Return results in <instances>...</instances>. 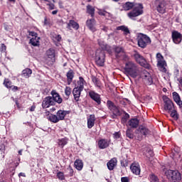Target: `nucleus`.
<instances>
[{"label":"nucleus","instance_id":"obj_1","mask_svg":"<svg viewBox=\"0 0 182 182\" xmlns=\"http://www.w3.org/2000/svg\"><path fill=\"white\" fill-rule=\"evenodd\" d=\"M128 102V99H123L119 100V105H116L113 101L108 100L107 101V107L112 114H129L126 112V110H124Z\"/></svg>","mask_w":182,"mask_h":182},{"label":"nucleus","instance_id":"obj_2","mask_svg":"<svg viewBox=\"0 0 182 182\" xmlns=\"http://www.w3.org/2000/svg\"><path fill=\"white\" fill-rule=\"evenodd\" d=\"M124 73L127 76L136 79L139 76V67H137V64L133 61L127 62L124 68Z\"/></svg>","mask_w":182,"mask_h":182},{"label":"nucleus","instance_id":"obj_3","mask_svg":"<svg viewBox=\"0 0 182 182\" xmlns=\"http://www.w3.org/2000/svg\"><path fill=\"white\" fill-rule=\"evenodd\" d=\"M55 62H56V50L51 48L46 51L44 63L48 66H53Z\"/></svg>","mask_w":182,"mask_h":182},{"label":"nucleus","instance_id":"obj_4","mask_svg":"<svg viewBox=\"0 0 182 182\" xmlns=\"http://www.w3.org/2000/svg\"><path fill=\"white\" fill-rule=\"evenodd\" d=\"M162 100L164 103V108L165 110H167L168 113L171 114H177V108L174 107L173 101L167 95H164Z\"/></svg>","mask_w":182,"mask_h":182},{"label":"nucleus","instance_id":"obj_5","mask_svg":"<svg viewBox=\"0 0 182 182\" xmlns=\"http://www.w3.org/2000/svg\"><path fill=\"white\" fill-rule=\"evenodd\" d=\"M150 133V129L144 124L139 125L134 131L135 137L139 141L143 139V136H149Z\"/></svg>","mask_w":182,"mask_h":182},{"label":"nucleus","instance_id":"obj_6","mask_svg":"<svg viewBox=\"0 0 182 182\" xmlns=\"http://www.w3.org/2000/svg\"><path fill=\"white\" fill-rule=\"evenodd\" d=\"M137 43L139 48L144 49V48L147 47V45L151 43V40L147 35L139 33L137 36Z\"/></svg>","mask_w":182,"mask_h":182},{"label":"nucleus","instance_id":"obj_7","mask_svg":"<svg viewBox=\"0 0 182 182\" xmlns=\"http://www.w3.org/2000/svg\"><path fill=\"white\" fill-rule=\"evenodd\" d=\"M143 8L142 4L136 3L132 11L128 13L129 18H130V19H133V18H137V16L143 15Z\"/></svg>","mask_w":182,"mask_h":182},{"label":"nucleus","instance_id":"obj_8","mask_svg":"<svg viewBox=\"0 0 182 182\" xmlns=\"http://www.w3.org/2000/svg\"><path fill=\"white\" fill-rule=\"evenodd\" d=\"M156 60H157V67L159 68V70L160 72H162V73H167V68H166V66H167V63L166 62V60H164V57L161 53H158L156 54Z\"/></svg>","mask_w":182,"mask_h":182},{"label":"nucleus","instance_id":"obj_9","mask_svg":"<svg viewBox=\"0 0 182 182\" xmlns=\"http://www.w3.org/2000/svg\"><path fill=\"white\" fill-rule=\"evenodd\" d=\"M134 58L136 63H139L140 66L145 69H150V64L147 63V60L143 55H140L139 52L134 51Z\"/></svg>","mask_w":182,"mask_h":182},{"label":"nucleus","instance_id":"obj_10","mask_svg":"<svg viewBox=\"0 0 182 182\" xmlns=\"http://www.w3.org/2000/svg\"><path fill=\"white\" fill-rule=\"evenodd\" d=\"M165 174L173 182H178L181 180V174L178 171L168 170L165 172Z\"/></svg>","mask_w":182,"mask_h":182},{"label":"nucleus","instance_id":"obj_11","mask_svg":"<svg viewBox=\"0 0 182 182\" xmlns=\"http://www.w3.org/2000/svg\"><path fill=\"white\" fill-rule=\"evenodd\" d=\"M154 5L156 9L159 14H161L162 15L166 14L167 11V4H166V1L164 0H155Z\"/></svg>","mask_w":182,"mask_h":182},{"label":"nucleus","instance_id":"obj_12","mask_svg":"<svg viewBox=\"0 0 182 182\" xmlns=\"http://www.w3.org/2000/svg\"><path fill=\"white\" fill-rule=\"evenodd\" d=\"M106 58V53L103 50H97L95 55V62L97 66H105V59Z\"/></svg>","mask_w":182,"mask_h":182},{"label":"nucleus","instance_id":"obj_13","mask_svg":"<svg viewBox=\"0 0 182 182\" xmlns=\"http://www.w3.org/2000/svg\"><path fill=\"white\" fill-rule=\"evenodd\" d=\"M141 77L143 79L145 85L148 86L153 85V77H151V74L147 72V70H144L141 72Z\"/></svg>","mask_w":182,"mask_h":182},{"label":"nucleus","instance_id":"obj_14","mask_svg":"<svg viewBox=\"0 0 182 182\" xmlns=\"http://www.w3.org/2000/svg\"><path fill=\"white\" fill-rule=\"evenodd\" d=\"M171 38L176 45H180L182 42V34L178 31H173L171 33Z\"/></svg>","mask_w":182,"mask_h":182},{"label":"nucleus","instance_id":"obj_15","mask_svg":"<svg viewBox=\"0 0 182 182\" xmlns=\"http://www.w3.org/2000/svg\"><path fill=\"white\" fill-rule=\"evenodd\" d=\"M56 105L55 101L51 96H48L44 98L42 102V107L43 109H48V107H50V106H55Z\"/></svg>","mask_w":182,"mask_h":182},{"label":"nucleus","instance_id":"obj_16","mask_svg":"<svg viewBox=\"0 0 182 182\" xmlns=\"http://www.w3.org/2000/svg\"><path fill=\"white\" fill-rule=\"evenodd\" d=\"M88 96L92 99V100L96 102L97 105H102V97H100V94H98L93 90H90L88 92Z\"/></svg>","mask_w":182,"mask_h":182},{"label":"nucleus","instance_id":"obj_17","mask_svg":"<svg viewBox=\"0 0 182 182\" xmlns=\"http://www.w3.org/2000/svg\"><path fill=\"white\" fill-rule=\"evenodd\" d=\"M50 95L54 103H58V105H60L63 102V99L62 98V97H60V95L58 93L56 90H53L50 92Z\"/></svg>","mask_w":182,"mask_h":182},{"label":"nucleus","instance_id":"obj_18","mask_svg":"<svg viewBox=\"0 0 182 182\" xmlns=\"http://www.w3.org/2000/svg\"><path fill=\"white\" fill-rule=\"evenodd\" d=\"M86 26L91 32L95 33L97 31L96 28V20L92 18L86 21Z\"/></svg>","mask_w":182,"mask_h":182},{"label":"nucleus","instance_id":"obj_19","mask_svg":"<svg viewBox=\"0 0 182 182\" xmlns=\"http://www.w3.org/2000/svg\"><path fill=\"white\" fill-rule=\"evenodd\" d=\"M47 119L53 123H58L60 120L65 119V114H50L47 117Z\"/></svg>","mask_w":182,"mask_h":182},{"label":"nucleus","instance_id":"obj_20","mask_svg":"<svg viewBox=\"0 0 182 182\" xmlns=\"http://www.w3.org/2000/svg\"><path fill=\"white\" fill-rule=\"evenodd\" d=\"M140 124V119L137 118H132L128 121V126L131 127L130 129H137L139 124Z\"/></svg>","mask_w":182,"mask_h":182},{"label":"nucleus","instance_id":"obj_21","mask_svg":"<svg viewBox=\"0 0 182 182\" xmlns=\"http://www.w3.org/2000/svg\"><path fill=\"white\" fill-rule=\"evenodd\" d=\"M130 170L133 173V174H136V176H139L140 174V165L139 163H133L130 166Z\"/></svg>","mask_w":182,"mask_h":182},{"label":"nucleus","instance_id":"obj_22","mask_svg":"<svg viewBox=\"0 0 182 182\" xmlns=\"http://www.w3.org/2000/svg\"><path fill=\"white\" fill-rule=\"evenodd\" d=\"M172 97H173V102H176V105L179 106V108L182 109V101H181V97H180V95L178 94L177 92H173L172 93Z\"/></svg>","mask_w":182,"mask_h":182},{"label":"nucleus","instance_id":"obj_23","mask_svg":"<svg viewBox=\"0 0 182 182\" xmlns=\"http://www.w3.org/2000/svg\"><path fill=\"white\" fill-rule=\"evenodd\" d=\"M82 92H83V90L77 87H75L73 90V95L74 96V100H75V102H79V99H80V95Z\"/></svg>","mask_w":182,"mask_h":182},{"label":"nucleus","instance_id":"obj_24","mask_svg":"<svg viewBox=\"0 0 182 182\" xmlns=\"http://www.w3.org/2000/svg\"><path fill=\"white\" fill-rule=\"evenodd\" d=\"M73 29H75V31H77L80 26H79V23L75 20H70L68 23L67 24V29H69L70 31Z\"/></svg>","mask_w":182,"mask_h":182},{"label":"nucleus","instance_id":"obj_25","mask_svg":"<svg viewBox=\"0 0 182 182\" xmlns=\"http://www.w3.org/2000/svg\"><path fill=\"white\" fill-rule=\"evenodd\" d=\"M116 166H117V159L116 158H112L107 164V168L110 171H112V170H114Z\"/></svg>","mask_w":182,"mask_h":182},{"label":"nucleus","instance_id":"obj_26","mask_svg":"<svg viewBox=\"0 0 182 182\" xmlns=\"http://www.w3.org/2000/svg\"><path fill=\"white\" fill-rule=\"evenodd\" d=\"M114 52L117 59L120 58V55H122L124 58H126V53H124V50L123 49V48L115 47Z\"/></svg>","mask_w":182,"mask_h":182},{"label":"nucleus","instance_id":"obj_27","mask_svg":"<svg viewBox=\"0 0 182 182\" xmlns=\"http://www.w3.org/2000/svg\"><path fill=\"white\" fill-rule=\"evenodd\" d=\"M109 143L107 139H102L98 141V147L102 150L107 149V147H109Z\"/></svg>","mask_w":182,"mask_h":182},{"label":"nucleus","instance_id":"obj_28","mask_svg":"<svg viewBox=\"0 0 182 182\" xmlns=\"http://www.w3.org/2000/svg\"><path fill=\"white\" fill-rule=\"evenodd\" d=\"M66 77H67L68 85H70V83H72L73 80V77H75V73L72 70H70L67 73Z\"/></svg>","mask_w":182,"mask_h":182},{"label":"nucleus","instance_id":"obj_29","mask_svg":"<svg viewBox=\"0 0 182 182\" xmlns=\"http://www.w3.org/2000/svg\"><path fill=\"white\" fill-rule=\"evenodd\" d=\"M98 45L101 47L103 52L105 50H107V52H109L110 50V46H109L105 41H98Z\"/></svg>","mask_w":182,"mask_h":182},{"label":"nucleus","instance_id":"obj_30","mask_svg":"<svg viewBox=\"0 0 182 182\" xmlns=\"http://www.w3.org/2000/svg\"><path fill=\"white\" fill-rule=\"evenodd\" d=\"M95 114H90L87 119V127L88 129H92L95 126Z\"/></svg>","mask_w":182,"mask_h":182},{"label":"nucleus","instance_id":"obj_31","mask_svg":"<svg viewBox=\"0 0 182 182\" xmlns=\"http://www.w3.org/2000/svg\"><path fill=\"white\" fill-rule=\"evenodd\" d=\"M136 5L135 2H129L127 1L123 5V9L124 11H130V9H133L134 6Z\"/></svg>","mask_w":182,"mask_h":182},{"label":"nucleus","instance_id":"obj_32","mask_svg":"<svg viewBox=\"0 0 182 182\" xmlns=\"http://www.w3.org/2000/svg\"><path fill=\"white\" fill-rule=\"evenodd\" d=\"M31 75H32V70L30 68H26L22 71L21 75L23 77L28 79L31 77Z\"/></svg>","mask_w":182,"mask_h":182},{"label":"nucleus","instance_id":"obj_33","mask_svg":"<svg viewBox=\"0 0 182 182\" xmlns=\"http://www.w3.org/2000/svg\"><path fill=\"white\" fill-rule=\"evenodd\" d=\"M68 141H69V139L68 138H63L58 140V144L60 149H63L66 144H68Z\"/></svg>","mask_w":182,"mask_h":182},{"label":"nucleus","instance_id":"obj_34","mask_svg":"<svg viewBox=\"0 0 182 182\" xmlns=\"http://www.w3.org/2000/svg\"><path fill=\"white\" fill-rule=\"evenodd\" d=\"M41 39L40 37H36V38H31L30 39L29 43L32 45V46H40L41 43L39 42V40Z\"/></svg>","mask_w":182,"mask_h":182},{"label":"nucleus","instance_id":"obj_35","mask_svg":"<svg viewBox=\"0 0 182 182\" xmlns=\"http://www.w3.org/2000/svg\"><path fill=\"white\" fill-rule=\"evenodd\" d=\"M116 30L122 31V32H124V35H129V33H130V30H129V28L126 26H117Z\"/></svg>","mask_w":182,"mask_h":182},{"label":"nucleus","instance_id":"obj_36","mask_svg":"<svg viewBox=\"0 0 182 182\" xmlns=\"http://www.w3.org/2000/svg\"><path fill=\"white\" fill-rule=\"evenodd\" d=\"M95 7H93L92 5L88 4L87 6V14L90 15L92 18H95Z\"/></svg>","mask_w":182,"mask_h":182},{"label":"nucleus","instance_id":"obj_37","mask_svg":"<svg viewBox=\"0 0 182 182\" xmlns=\"http://www.w3.org/2000/svg\"><path fill=\"white\" fill-rule=\"evenodd\" d=\"M74 166L77 170L80 171L83 168V162L80 159H77L74 163Z\"/></svg>","mask_w":182,"mask_h":182},{"label":"nucleus","instance_id":"obj_38","mask_svg":"<svg viewBox=\"0 0 182 182\" xmlns=\"http://www.w3.org/2000/svg\"><path fill=\"white\" fill-rule=\"evenodd\" d=\"M77 83L78 85L77 87L82 89V90L85 89V83H86V81L82 78V77H79V80Z\"/></svg>","mask_w":182,"mask_h":182},{"label":"nucleus","instance_id":"obj_39","mask_svg":"<svg viewBox=\"0 0 182 182\" xmlns=\"http://www.w3.org/2000/svg\"><path fill=\"white\" fill-rule=\"evenodd\" d=\"M92 82L97 87H99L100 89L102 87V82H100V80H99V78L96 77L95 76L92 77Z\"/></svg>","mask_w":182,"mask_h":182},{"label":"nucleus","instance_id":"obj_40","mask_svg":"<svg viewBox=\"0 0 182 182\" xmlns=\"http://www.w3.org/2000/svg\"><path fill=\"white\" fill-rule=\"evenodd\" d=\"M126 136L128 137V139H133L134 137H136V135L133 133V129L132 128H128L126 132Z\"/></svg>","mask_w":182,"mask_h":182},{"label":"nucleus","instance_id":"obj_41","mask_svg":"<svg viewBox=\"0 0 182 182\" xmlns=\"http://www.w3.org/2000/svg\"><path fill=\"white\" fill-rule=\"evenodd\" d=\"M3 85L6 87L7 89L12 88V81L9 79H4Z\"/></svg>","mask_w":182,"mask_h":182},{"label":"nucleus","instance_id":"obj_42","mask_svg":"<svg viewBox=\"0 0 182 182\" xmlns=\"http://www.w3.org/2000/svg\"><path fill=\"white\" fill-rule=\"evenodd\" d=\"M145 154L146 156L148 157V159H150V157H153V156H154V152L153 151V150H151V149L148 148Z\"/></svg>","mask_w":182,"mask_h":182},{"label":"nucleus","instance_id":"obj_43","mask_svg":"<svg viewBox=\"0 0 182 182\" xmlns=\"http://www.w3.org/2000/svg\"><path fill=\"white\" fill-rule=\"evenodd\" d=\"M65 95L69 97L72 95V88L70 87H66L65 88Z\"/></svg>","mask_w":182,"mask_h":182},{"label":"nucleus","instance_id":"obj_44","mask_svg":"<svg viewBox=\"0 0 182 182\" xmlns=\"http://www.w3.org/2000/svg\"><path fill=\"white\" fill-rule=\"evenodd\" d=\"M53 39L56 42H60L62 41V36L60 34H54L53 35Z\"/></svg>","mask_w":182,"mask_h":182},{"label":"nucleus","instance_id":"obj_45","mask_svg":"<svg viewBox=\"0 0 182 182\" xmlns=\"http://www.w3.org/2000/svg\"><path fill=\"white\" fill-rule=\"evenodd\" d=\"M70 113H72V111H65V110H62L60 109L57 112L56 114H70Z\"/></svg>","mask_w":182,"mask_h":182},{"label":"nucleus","instance_id":"obj_46","mask_svg":"<svg viewBox=\"0 0 182 182\" xmlns=\"http://www.w3.org/2000/svg\"><path fill=\"white\" fill-rule=\"evenodd\" d=\"M149 180L151 182H160L159 181V178H157V176H156V175H154V174L150 176Z\"/></svg>","mask_w":182,"mask_h":182},{"label":"nucleus","instance_id":"obj_47","mask_svg":"<svg viewBox=\"0 0 182 182\" xmlns=\"http://www.w3.org/2000/svg\"><path fill=\"white\" fill-rule=\"evenodd\" d=\"M129 117H130V115H129V114L124 115V117L122 119V123L123 124H124L126 123V122H127V120L129 119Z\"/></svg>","mask_w":182,"mask_h":182},{"label":"nucleus","instance_id":"obj_48","mask_svg":"<svg viewBox=\"0 0 182 182\" xmlns=\"http://www.w3.org/2000/svg\"><path fill=\"white\" fill-rule=\"evenodd\" d=\"M57 177L59 178V180H65V175L63 174V172H58L57 173Z\"/></svg>","mask_w":182,"mask_h":182},{"label":"nucleus","instance_id":"obj_49","mask_svg":"<svg viewBox=\"0 0 182 182\" xmlns=\"http://www.w3.org/2000/svg\"><path fill=\"white\" fill-rule=\"evenodd\" d=\"M6 50V46L4 43L1 44L0 52H5Z\"/></svg>","mask_w":182,"mask_h":182},{"label":"nucleus","instance_id":"obj_50","mask_svg":"<svg viewBox=\"0 0 182 182\" xmlns=\"http://www.w3.org/2000/svg\"><path fill=\"white\" fill-rule=\"evenodd\" d=\"M29 36H32L33 38H38V33H36L35 31H30Z\"/></svg>","mask_w":182,"mask_h":182},{"label":"nucleus","instance_id":"obj_51","mask_svg":"<svg viewBox=\"0 0 182 182\" xmlns=\"http://www.w3.org/2000/svg\"><path fill=\"white\" fill-rule=\"evenodd\" d=\"M106 14H107V11L100 10L98 11V14L100 15L101 16H106Z\"/></svg>","mask_w":182,"mask_h":182},{"label":"nucleus","instance_id":"obj_52","mask_svg":"<svg viewBox=\"0 0 182 182\" xmlns=\"http://www.w3.org/2000/svg\"><path fill=\"white\" fill-rule=\"evenodd\" d=\"M170 117H171L172 119H173V120H178V114H171L169 115Z\"/></svg>","mask_w":182,"mask_h":182},{"label":"nucleus","instance_id":"obj_53","mask_svg":"<svg viewBox=\"0 0 182 182\" xmlns=\"http://www.w3.org/2000/svg\"><path fill=\"white\" fill-rule=\"evenodd\" d=\"M47 6H49L50 11L55 9V4H47Z\"/></svg>","mask_w":182,"mask_h":182},{"label":"nucleus","instance_id":"obj_54","mask_svg":"<svg viewBox=\"0 0 182 182\" xmlns=\"http://www.w3.org/2000/svg\"><path fill=\"white\" fill-rule=\"evenodd\" d=\"M67 170H68V171H69L70 176H73V169L72 168V167L69 166L67 168Z\"/></svg>","mask_w":182,"mask_h":182},{"label":"nucleus","instance_id":"obj_55","mask_svg":"<svg viewBox=\"0 0 182 182\" xmlns=\"http://www.w3.org/2000/svg\"><path fill=\"white\" fill-rule=\"evenodd\" d=\"M44 25H50V21L48 20V17L44 18Z\"/></svg>","mask_w":182,"mask_h":182},{"label":"nucleus","instance_id":"obj_56","mask_svg":"<svg viewBox=\"0 0 182 182\" xmlns=\"http://www.w3.org/2000/svg\"><path fill=\"white\" fill-rule=\"evenodd\" d=\"M114 139H120V133H119V132H115V133L114 134Z\"/></svg>","mask_w":182,"mask_h":182},{"label":"nucleus","instance_id":"obj_57","mask_svg":"<svg viewBox=\"0 0 182 182\" xmlns=\"http://www.w3.org/2000/svg\"><path fill=\"white\" fill-rule=\"evenodd\" d=\"M36 109V106L33 105L30 108H28L29 112H35V109Z\"/></svg>","mask_w":182,"mask_h":182},{"label":"nucleus","instance_id":"obj_58","mask_svg":"<svg viewBox=\"0 0 182 182\" xmlns=\"http://www.w3.org/2000/svg\"><path fill=\"white\" fill-rule=\"evenodd\" d=\"M121 181L122 182H129V178H127V177H122L121 178Z\"/></svg>","mask_w":182,"mask_h":182},{"label":"nucleus","instance_id":"obj_59","mask_svg":"<svg viewBox=\"0 0 182 182\" xmlns=\"http://www.w3.org/2000/svg\"><path fill=\"white\" fill-rule=\"evenodd\" d=\"M56 111V108L55 107H53L50 110L48 111V113H53V112Z\"/></svg>","mask_w":182,"mask_h":182},{"label":"nucleus","instance_id":"obj_60","mask_svg":"<svg viewBox=\"0 0 182 182\" xmlns=\"http://www.w3.org/2000/svg\"><path fill=\"white\" fill-rule=\"evenodd\" d=\"M11 90H14V92H16V90H18L19 88L17 86L12 85Z\"/></svg>","mask_w":182,"mask_h":182},{"label":"nucleus","instance_id":"obj_61","mask_svg":"<svg viewBox=\"0 0 182 182\" xmlns=\"http://www.w3.org/2000/svg\"><path fill=\"white\" fill-rule=\"evenodd\" d=\"M102 31H103L104 32H107V31H109V28L107 26H104L102 28Z\"/></svg>","mask_w":182,"mask_h":182},{"label":"nucleus","instance_id":"obj_62","mask_svg":"<svg viewBox=\"0 0 182 182\" xmlns=\"http://www.w3.org/2000/svg\"><path fill=\"white\" fill-rule=\"evenodd\" d=\"M18 177H26V175L25 174V173L21 172V173L18 174Z\"/></svg>","mask_w":182,"mask_h":182},{"label":"nucleus","instance_id":"obj_63","mask_svg":"<svg viewBox=\"0 0 182 182\" xmlns=\"http://www.w3.org/2000/svg\"><path fill=\"white\" fill-rule=\"evenodd\" d=\"M16 105L18 109H21V105H19V102H18V100H16Z\"/></svg>","mask_w":182,"mask_h":182},{"label":"nucleus","instance_id":"obj_64","mask_svg":"<svg viewBox=\"0 0 182 182\" xmlns=\"http://www.w3.org/2000/svg\"><path fill=\"white\" fill-rule=\"evenodd\" d=\"M56 14H58V10H55L52 11L53 15H56Z\"/></svg>","mask_w":182,"mask_h":182}]
</instances>
